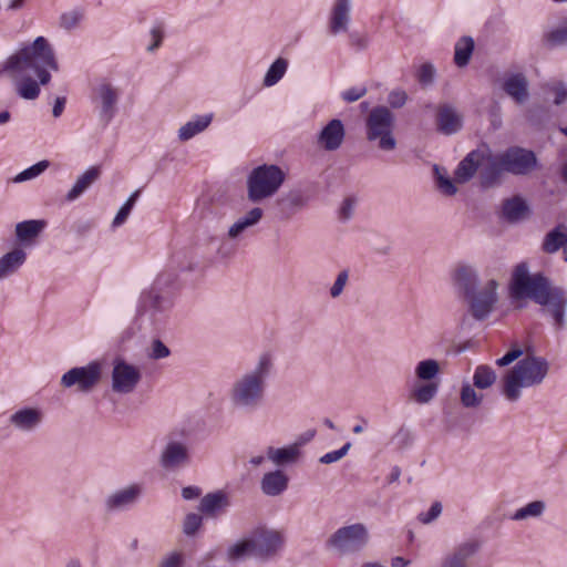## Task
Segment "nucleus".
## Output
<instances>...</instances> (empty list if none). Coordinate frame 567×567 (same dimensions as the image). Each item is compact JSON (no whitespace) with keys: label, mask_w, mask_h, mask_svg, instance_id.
Masks as SVG:
<instances>
[{"label":"nucleus","mask_w":567,"mask_h":567,"mask_svg":"<svg viewBox=\"0 0 567 567\" xmlns=\"http://www.w3.org/2000/svg\"><path fill=\"white\" fill-rule=\"evenodd\" d=\"M4 68L12 73L18 95L24 100H35L40 94V84L50 82V71H59V63L49 41L38 37L9 56Z\"/></svg>","instance_id":"f257e3e1"},{"label":"nucleus","mask_w":567,"mask_h":567,"mask_svg":"<svg viewBox=\"0 0 567 567\" xmlns=\"http://www.w3.org/2000/svg\"><path fill=\"white\" fill-rule=\"evenodd\" d=\"M275 353L261 351L250 370L237 377L228 390V399L235 410L255 412L265 402L268 380L275 371Z\"/></svg>","instance_id":"f03ea898"},{"label":"nucleus","mask_w":567,"mask_h":567,"mask_svg":"<svg viewBox=\"0 0 567 567\" xmlns=\"http://www.w3.org/2000/svg\"><path fill=\"white\" fill-rule=\"evenodd\" d=\"M511 288L515 298L527 297L547 307L555 324L558 328L565 326L566 292L561 288L551 287L542 274L530 275L527 265L522 262L515 267Z\"/></svg>","instance_id":"7ed1b4c3"},{"label":"nucleus","mask_w":567,"mask_h":567,"mask_svg":"<svg viewBox=\"0 0 567 567\" xmlns=\"http://www.w3.org/2000/svg\"><path fill=\"white\" fill-rule=\"evenodd\" d=\"M548 362L542 357L527 355L518 361L503 377L502 393L509 402H516L522 396L524 388L540 384L548 373Z\"/></svg>","instance_id":"20e7f679"},{"label":"nucleus","mask_w":567,"mask_h":567,"mask_svg":"<svg viewBox=\"0 0 567 567\" xmlns=\"http://www.w3.org/2000/svg\"><path fill=\"white\" fill-rule=\"evenodd\" d=\"M394 128L395 115L386 106L372 109L365 118V137L381 151L391 152L396 148Z\"/></svg>","instance_id":"39448f33"},{"label":"nucleus","mask_w":567,"mask_h":567,"mask_svg":"<svg viewBox=\"0 0 567 567\" xmlns=\"http://www.w3.org/2000/svg\"><path fill=\"white\" fill-rule=\"evenodd\" d=\"M286 179L285 172L277 165H260L251 171L247 178V197L259 203L272 197Z\"/></svg>","instance_id":"423d86ee"},{"label":"nucleus","mask_w":567,"mask_h":567,"mask_svg":"<svg viewBox=\"0 0 567 567\" xmlns=\"http://www.w3.org/2000/svg\"><path fill=\"white\" fill-rule=\"evenodd\" d=\"M499 281L494 277H487L476 289L464 297L468 311L476 320L486 319L498 302Z\"/></svg>","instance_id":"0eeeda50"},{"label":"nucleus","mask_w":567,"mask_h":567,"mask_svg":"<svg viewBox=\"0 0 567 567\" xmlns=\"http://www.w3.org/2000/svg\"><path fill=\"white\" fill-rule=\"evenodd\" d=\"M370 534L362 523L338 528L328 539V546L340 555L361 551L369 543Z\"/></svg>","instance_id":"6e6552de"},{"label":"nucleus","mask_w":567,"mask_h":567,"mask_svg":"<svg viewBox=\"0 0 567 567\" xmlns=\"http://www.w3.org/2000/svg\"><path fill=\"white\" fill-rule=\"evenodd\" d=\"M112 390L117 394H130L142 380L141 369L123 358H115L112 363Z\"/></svg>","instance_id":"1a4fd4ad"},{"label":"nucleus","mask_w":567,"mask_h":567,"mask_svg":"<svg viewBox=\"0 0 567 567\" xmlns=\"http://www.w3.org/2000/svg\"><path fill=\"white\" fill-rule=\"evenodd\" d=\"M102 375V364L99 361H92L84 367L70 369L61 378V385L71 388L76 385L81 392H90L100 381Z\"/></svg>","instance_id":"9d476101"},{"label":"nucleus","mask_w":567,"mask_h":567,"mask_svg":"<svg viewBox=\"0 0 567 567\" xmlns=\"http://www.w3.org/2000/svg\"><path fill=\"white\" fill-rule=\"evenodd\" d=\"M44 411L38 405H22L14 409L9 417V426L22 434H31L37 432L44 422Z\"/></svg>","instance_id":"9b49d317"},{"label":"nucleus","mask_w":567,"mask_h":567,"mask_svg":"<svg viewBox=\"0 0 567 567\" xmlns=\"http://www.w3.org/2000/svg\"><path fill=\"white\" fill-rule=\"evenodd\" d=\"M94 101L99 104V116L110 123L117 112L121 90L109 81H102L94 87Z\"/></svg>","instance_id":"f8f14e48"},{"label":"nucleus","mask_w":567,"mask_h":567,"mask_svg":"<svg viewBox=\"0 0 567 567\" xmlns=\"http://www.w3.org/2000/svg\"><path fill=\"white\" fill-rule=\"evenodd\" d=\"M499 156L505 172L514 175L528 174L536 166L535 154L522 147H509L501 152Z\"/></svg>","instance_id":"ddd939ff"},{"label":"nucleus","mask_w":567,"mask_h":567,"mask_svg":"<svg viewBox=\"0 0 567 567\" xmlns=\"http://www.w3.org/2000/svg\"><path fill=\"white\" fill-rule=\"evenodd\" d=\"M189 447L186 443L176 440L168 441L163 446L158 457L159 466L167 472H173L185 467L189 464Z\"/></svg>","instance_id":"4468645a"},{"label":"nucleus","mask_w":567,"mask_h":567,"mask_svg":"<svg viewBox=\"0 0 567 567\" xmlns=\"http://www.w3.org/2000/svg\"><path fill=\"white\" fill-rule=\"evenodd\" d=\"M254 556L270 557L275 555L284 544V536L280 532L269 528H257L250 535Z\"/></svg>","instance_id":"2eb2a0df"},{"label":"nucleus","mask_w":567,"mask_h":567,"mask_svg":"<svg viewBox=\"0 0 567 567\" xmlns=\"http://www.w3.org/2000/svg\"><path fill=\"white\" fill-rule=\"evenodd\" d=\"M346 141V126L339 118L328 121L316 135V144L326 152L338 151Z\"/></svg>","instance_id":"dca6fc26"},{"label":"nucleus","mask_w":567,"mask_h":567,"mask_svg":"<svg viewBox=\"0 0 567 567\" xmlns=\"http://www.w3.org/2000/svg\"><path fill=\"white\" fill-rule=\"evenodd\" d=\"M161 278L155 282V286L143 292L140 300L138 313L147 315L152 320H157V316L167 311L172 307V300L168 296L159 292Z\"/></svg>","instance_id":"f3484780"},{"label":"nucleus","mask_w":567,"mask_h":567,"mask_svg":"<svg viewBox=\"0 0 567 567\" xmlns=\"http://www.w3.org/2000/svg\"><path fill=\"white\" fill-rule=\"evenodd\" d=\"M352 0H333L328 18V30L332 35L344 33L351 22Z\"/></svg>","instance_id":"a211bd4d"},{"label":"nucleus","mask_w":567,"mask_h":567,"mask_svg":"<svg viewBox=\"0 0 567 567\" xmlns=\"http://www.w3.org/2000/svg\"><path fill=\"white\" fill-rule=\"evenodd\" d=\"M480 550L476 539H466L457 544L441 560L440 567H470L468 561Z\"/></svg>","instance_id":"6ab92c4d"},{"label":"nucleus","mask_w":567,"mask_h":567,"mask_svg":"<svg viewBox=\"0 0 567 567\" xmlns=\"http://www.w3.org/2000/svg\"><path fill=\"white\" fill-rule=\"evenodd\" d=\"M452 280L463 298L481 286L478 269L471 264L460 262L452 272Z\"/></svg>","instance_id":"aec40b11"},{"label":"nucleus","mask_w":567,"mask_h":567,"mask_svg":"<svg viewBox=\"0 0 567 567\" xmlns=\"http://www.w3.org/2000/svg\"><path fill=\"white\" fill-rule=\"evenodd\" d=\"M142 487L137 484H131L124 488L110 494L105 499L107 512H121L133 506L141 496Z\"/></svg>","instance_id":"412c9836"},{"label":"nucleus","mask_w":567,"mask_h":567,"mask_svg":"<svg viewBox=\"0 0 567 567\" xmlns=\"http://www.w3.org/2000/svg\"><path fill=\"white\" fill-rule=\"evenodd\" d=\"M483 150L484 163L480 165V178L482 186L488 188L499 183L505 168L501 163L499 153L492 154L488 148L484 147Z\"/></svg>","instance_id":"4be33fe9"},{"label":"nucleus","mask_w":567,"mask_h":567,"mask_svg":"<svg viewBox=\"0 0 567 567\" xmlns=\"http://www.w3.org/2000/svg\"><path fill=\"white\" fill-rule=\"evenodd\" d=\"M264 217L260 207H252L245 215L235 220L228 228L226 237L228 240H239L252 227L257 226Z\"/></svg>","instance_id":"5701e85b"},{"label":"nucleus","mask_w":567,"mask_h":567,"mask_svg":"<svg viewBox=\"0 0 567 567\" xmlns=\"http://www.w3.org/2000/svg\"><path fill=\"white\" fill-rule=\"evenodd\" d=\"M463 117L455 107L449 104L441 105L437 110V131L444 135H452L462 128Z\"/></svg>","instance_id":"b1692460"},{"label":"nucleus","mask_w":567,"mask_h":567,"mask_svg":"<svg viewBox=\"0 0 567 567\" xmlns=\"http://www.w3.org/2000/svg\"><path fill=\"white\" fill-rule=\"evenodd\" d=\"M289 477L281 470L270 471L260 480V489L267 496H279L288 488Z\"/></svg>","instance_id":"393cba45"},{"label":"nucleus","mask_w":567,"mask_h":567,"mask_svg":"<svg viewBox=\"0 0 567 567\" xmlns=\"http://www.w3.org/2000/svg\"><path fill=\"white\" fill-rule=\"evenodd\" d=\"M484 163V150L478 148L470 152L458 164L455 177L458 183L468 182Z\"/></svg>","instance_id":"a878e982"},{"label":"nucleus","mask_w":567,"mask_h":567,"mask_svg":"<svg viewBox=\"0 0 567 567\" xmlns=\"http://www.w3.org/2000/svg\"><path fill=\"white\" fill-rule=\"evenodd\" d=\"M214 114L206 113L194 115L189 121L182 125L177 132L181 142H187L196 135L203 133L213 122Z\"/></svg>","instance_id":"bb28decb"},{"label":"nucleus","mask_w":567,"mask_h":567,"mask_svg":"<svg viewBox=\"0 0 567 567\" xmlns=\"http://www.w3.org/2000/svg\"><path fill=\"white\" fill-rule=\"evenodd\" d=\"M504 91L517 103L523 104L528 100V81L522 73L512 74L506 78Z\"/></svg>","instance_id":"cd10ccee"},{"label":"nucleus","mask_w":567,"mask_h":567,"mask_svg":"<svg viewBox=\"0 0 567 567\" xmlns=\"http://www.w3.org/2000/svg\"><path fill=\"white\" fill-rule=\"evenodd\" d=\"M101 171L99 167L93 166L81 174L71 189L65 195L66 202H74L82 196L99 178Z\"/></svg>","instance_id":"c85d7f7f"},{"label":"nucleus","mask_w":567,"mask_h":567,"mask_svg":"<svg viewBox=\"0 0 567 567\" xmlns=\"http://www.w3.org/2000/svg\"><path fill=\"white\" fill-rule=\"evenodd\" d=\"M27 254L24 250L17 248L0 257V280L14 275L24 264Z\"/></svg>","instance_id":"c756f323"},{"label":"nucleus","mask_w":567,"mask_h":567,"mask_svg":"<svg viewBox=\"0 0 567 567\" xmlns=\"http://www.w3.org/2000/svg\"><path fill=\"white\" fill-rule=\"evenodd\" d=\"M267 458L277 466L293 464L300 456L298 445H287L284 447L268 446L266 450Z\"/></svg>","instance_id":"7c9ffc66"},{"label":"nucleus","mask_w":567,"mask_h":567,"mask_svg":"<svg viewBox=\"0 0 567 567\" xmlns=\"http://www.w3.org/2000/svg\"><path fill=\"white\" fill-rule=\"evenodd\" d=\"M229 504L228 495L218 491L216 493H209L200 499L199 511L206 515L216 516L218 512L228 507Z\"/></svg>","instance_id":"2f4dec72"},{"label":"nucleus","mask_w":567,"mask_h":567,"mask_svg":"<svg viewBox=\"0 0 567 567\" xmlns=\"http://www.w3.org/2000/svg\"><path fill=\"white\" fill-rule=\"evenodd\" d=\"M546 508L547 504L545 501L536 499L517 508L511 516V519L515 522H524L530 518L537 519L544 515Z\"/></svg>","instance_id":"473e14b6"},{"label":"nucleus","mask_w":567,"mask_h":567,"mask_svg":"<svg viewBox=\"0 0 567 567\" xmlns=\"http://www.w3.org/2000/svg\"><path fill=\"white\" fill-rule=\"evenodd\" d=\"M47 223L42 219L21 221L16 226V236L20 241H30L37 238Z\"/></svg>","instance_id":"72a5a7b5"},{"label":"nucleus","mask_w":567,"mask_h":567,"mask_svg":"<svg viewBox=\"0 0 567 567\" xmlns=\"http://www.w3.org/2000/svg\"><path fill=\"white\" fill-rule=\"evenodd\" d=\"M288 69V61L284 58H278L274 61V63L267 70L262 85L266 87L274 86L277 84L286 74Z\"/></svg>","instance_id":"f704fd0d"},{"label":"nucleus","mask_w":567,"mask_h":567,"mask_svg":"<svg viewBox=\"0 0 567 567\" xmlns=\"http://www.w3.org/2000/svg\"><path fill=\"white\" fill-rule=\"evenodd\" d=\"M528 207L520 197H513L504 203L503 213L508 220L516 221L527 215Z\"/></svg>","instance_id":"c9c22d12"},{"label":"nucleus","mask_w":567,"mask_h":567,"mask_svg":"<svg viewBox=\"0 0 567 567\" xmlns=\"http://www.w3.org/2000/svg\"><path fill=\"white\" fill-rule=\"evenodd\" d=\"M496 372L488 365L482 364L476 367L473 374V384L480 390L491 388L496 381Z\"/></svg>","instance_id":"e433bc0d"},{"label":"nucleus","mask_w":567,"mask_h":567,"mask_svg":"<svg viewBox=\"0 0 567 567\" xmlns=\"http://www.w3.org/2000/svg\"><path fill=\"white\" fill-rule=\"evenodd\" d=\"M474 50V41L472 38L464 37L455 44L454 62L457 66H465Z\"/></svg>","instance_id":"4c0bfd02"},{"label":"nucleus","mask_w":567,"mask_h":567,"mask_svg":"<svg viewBox=\"0 0 567 567\" xmlns=\"http://www.w3.org/2000/svg\"><path fill=\"white\" fill-rule=\"evenodd\" d=\"M414 372L419 380L432 382L440 373V363L434 359L422 360L416 364Z\"/></svg>","instance_id":"58836bf2"},{"label":"nucleus","mask_w":567,"mask_h":567,"mask_svg":"<svg viewBox=\"0 0 567 567\" xmlns=\"http://www.w3.org/2000/svg\"><path fill=\"white\" fill-rule=\"evenodd\" d=\"M439 384L436 382H426L415 386L411 395L415 402L426 404L435 398Z\"/></svg>","instance_id":"ea45409f"},{"label":"nucleus","mask_w":567,"mask_h":567,"mask_svg":"<svg viewBox=\"0 0 567 567\" xmlns=\"http://www.w3.org/2000/svg\"><path fill=\"white\" fill-rule=\"evenodd\" d=\"M484 395L478 393L472 384L464 383L461 388L460 400L464 408L476 409L483 402Z\"/></svg>","instance_id":"a19ab883"},{"label":"nucleus","mask_w":567,"mask_h":567,"mask_svg":"<svg viewBox=\"0 0 567 567\" xmlns=\"http://www.w3.org/2000/svg\"><path fill=\"white\" fill-rule=\"evenodd\" d=\"M433 171L439 190L446 196L455 195L457 193V187L447 176L446 171L437 165H434Z\"/></svg>","instance_id":"79ce46f5"},{"label":"nucleus","mask_w":567,"mask_h":567,"mask_svg":"<svg viewBox=\"0 0 567 567\" xmlns=\"http://www.w3.org/2000/svg\"><path fill=\"white\" fill-rule=\"evenodd\" d=\"M565 244H567V233L561 231L560 227H558L547 234L543 247L546 252L553 254Z\"/></svg>","instance_id":"37998d69"},{"label":"nucleus","mask_w":567,"mask_h":567,"mask_svg":"<svg viewBox=\"0 0 567 567\" xmlns=\"http://www.w3.org/2000/svg\"><path fill=\"white\" fill-rule=\"evenodd\" d=\"M227 555L228 558L231 560L240 559L249 555L254 556V546L251 538L248 537L231 545L227 550Z\"/></svg>","instance_id":"c03bdc74"},{"label":"nucleus","mask_w":567,"mask_h":567,"mask_svg":"<svg viewBox=\"0 0 567 567\" xmlns=\"http://www.w3.org/2000/svg\"><path fill=\"white\" fill-rule=\"evenodd\" d=\"M138 196H140V190H135L134 193L131 194V196L127 198V200L118 209L117 214L115 215V217L112 221V226L114 228L120 227L121 225H123L126 221Z\"/></svg>","instance_id":"a18cd8bd"},{"label":"nucleus","mask_w":567,"mask_h":567,"mask_svg":"<svg viewBox=\"0 0 567 567\" xmlns=\"http://www.w3.org/2000/svg\"><path fill=\"white\" fill-rule=\"evenodd\" d=\"M84 18V11L82 9H72L61 14L60 27L64 30H73L78 28Z\"/></svg>","instance_id":"49530a36"},{"label":"nucleus","mask_w":567,"mask_h":567,"mask_svg":"<svg viewBox=\"0 0 567 567\" xmlns=\"http://www.w3.org/2000/svg\"><path fill=\"white\" fill-rule=\"evenodd\" d=\"M50 163L47 159L40 161L37 164L30 166L29 168L19 173L14 178V183H23L25 181L33 179L41 175L48 167Z\"/></svg>","instance_id":"de8ad7c7"},{"label":"nucleus","mask_w":567,"mask_h":567,"mask_svg":"<svg viewBox=\"0 0 567 567\" xmlns=\"http://www.w3.org/2000/svg\"><path fill=\"white\" fill-rule=\"evenodd\" d=\"M546 42L551 47L567 43V24L559 25L545 34Z\"/></svg>","instance_id":"09e8293b"},{"label":"nucleus","mask_w":567,"mask_h":567,"mask_svg":"<svg viewBox=\"0 0 567 567\" xmlns=\"http://www.w3.org/2000/svg\"><path fill=\"white\" fill-rule=\"evenodd\" d=\"M348 281H349V271L348 270L340 271L337 275V278H336L333 285L330 288V291H329L330 297L333 299L339 298L342 295L346 286L348 285Z\"/></svg>","instance_id":"8fccbe9b"},{"label":"nucleus","mask_w":567,"mask_h":567,"mask_svg":"<svg viewBox=\"0 0 567 567\" xmlns=\"http://www.w3.org/2000/svg\"><path fill=\"white\" fill-rule=\"evenodd\" d=\"M350 447H351V443L347 442L341 449H339L337 451L328 452L324 455H322L319 458V462L321 464H331V463L338 462L347 455Z\"/></svg>","instance_id":"3c124183"},{"label":"nucleus","mask_w":567,"mask_h":567,"mask_svg":"<svg viewBox=\"0 0 567 567\" xmlns=\"http://www.w3.org/2000/svg\"><path fill=\"white\" fill-rule=\"evenodd\" d=\"M435 78V68L431 63H423L417 72V80L422 85H430Z\"/></svg>","instance_id":"603ef678"},{"label":"nucleus","mask_w":567,"mask_h":567,"mask_svg":"<svg viewBox=\"0 0 567 567\" xmlns=\"http://www.w3.org/2000/svg\"><path fill=\"white\" fill-rule=\"evenodd\" d=\"M171 354L169 349L158 339L151 343L148 357L154 360L167 358Z\"/></svg>","instance_id":"864d4df0"},{"label":"nucleus","mask_w":567,"mask_h":567,"mask_svg":"<svg viewBox=\"0 0 567 567\" xmlns=\"http://www.w3.org/2000/svg\"><path fill=\"white\" fill-rule=\"evenodd\" d=\"M546 89L555 94L554 103L556 105L563 104L567 100V87L561 82L547 84Z\"/></svg>","instance_id":"5fc2aeb1"},{"label":"nucleus","mask_w":567,"mask_h":567,"mask_svg":"<svg viewBox=\"0 0 567 567\" xmlns=\"http://www.w3.org/2000/svg\"><path fill=\"white\" fill-rule=\"evenodd\" d=\"M202 516H199L198 514H188L184 520V525H183V528H184V533L186 535H193L197 532V529L200 527L202 525Z\"/></svg>","instance_id":"6e6d98bb"},{"label":"nucleus","mask_w":567,"mask_h":567,"mask_svg":"<svg viewBox=\"0 0 567 567\" xmlns=\"http://www.w3.org/2000/svg\"><path fill=\"white\" fill-rule=\"evenodd\" d=\"M442 513V504L440 502H435L431 505L430 509L425 513H421L419 515V520L422 524H431L434 522Z\"/></svg>","instance_id":"4d7b16f0"},{"label":"nucleus","mask_w":567,"mask_h":567,"mask_svg":"<svg viewBox=\"0 0 567 567\" xmlns=\"http://www.w3.org/2000/svg\"><path fill=\"white\" fill-rule=\"evenodd\" d=\"M280 203L295 208H301L306 204L303 196L299 192L288 193L280 198Z\"/></svg>","instance_id":"13d9d810"},{"label":"nucleus","mask_w":567,"mask_h":567,"mask_svg":"<svg viewBox=\"0 0 567 567\" xmlns=\"http://www.w3.org/2000/svg\"><path fill=\"white\" fill-rule=\"evenodd\" d=\"M408 101V94L403 90H394L389 93L388 103L393 109H401Z\"/></svg>","instance_id":"bf43d9fd"},{"label":"nucleus","mask_w":567,"mask_h":567,"mask_svg":"<svg viewBox=\"0 0 567 567\" xmlns=\"http://www.w3.org/2000/svg\"><path fill=\"white\" fill-rule=\"evenodd\" d=\"M367 94L365 86L350 87L341 93V97L349 103L355 102Z\"/></svg>","instance_id":"052dcab7"},{"label":"nucleus","mask_w":567,"mask_h":567,"mask_svg":"<svg viewBox=\"0 0 567 567\" xmlns=\"http://www.w3.org/2000/svg\"><path fill=\"white\" fill-rule=\"evenodd\" d=\"M523 354V350L520 348H515L508 351L504 357L496 360V364L498 367H505L517 360Z\"/></svg>","instance_id":"680f3d73"},{"label":"nucleus","mask_w":567,"mask_h":567,"mask_svg":"<svg viewBox=\"0 0 567 567\" xmlns=\"http://www.w3.org/2000/svg\"><path fill=\"white\" fill-rule=\"evenodd\" d=\"M183 556L178 553H173L163 559L159 567H182Z\"/></svg>","instance_id":"e2e57ef3"},{"label":"nucleus","mask_w":567,"mask_h":567,"mask_svg":"<svg viewBox=\"0 0 567 567\" xmlns=\"http://www.w3.org/2000/svg\"><path fill=\"white\" fill-rule=\"evenodd\" d=\"M151 37L153 39L152 43L147 47V51L148 52H154L155 50H157L159 48V45L162 44V40H163V34L162 32L158 30V29H153L151 31Z\"/></svg>","instance_id":"0e129e2a"},{"label":"nucleus","mask_w":567,"mask_h":567,"mask_svg":"<svg viewBox=\"0 0 567 567\" xmlns=\"http://www.w3.org/2000/svg\"><path fill=\"white\" fill-rule=\"evenodd\" d=\"M315 435L316 430H308L303 432L292 445H298V451H300V447L310 442Z\"/></svg>","instance_id":"69168bd1"},{"label":"nucleus","mask_w":567,"mask_h":567,"mask_svg":"<svg viewBox=\"0 0 567 567\" xmlns=\"http://www.w3.org/2000/svg\"><path fill=\"white\" fill-rule=\"evenodd\" d=\"M353 202L351 199H346L340 208V214L342 218L348 219L352 216L353 213Z\"/></svg>","instance_id":"338daca9"},{"label":"nucleus","mask_w":567,"mask_h":567,"mask_svg":"<svg viewBox=\"0 0 567 567\" xmlns=\"http://www.w3.org/2000/svg\"><path fill=\"white\" fill-rule=\"evenodd\" d=\"M233 254H234V248L228 241H223L217 249V255L223 258L229 257Z\"/></svg>","instance_id":"774afa93"}]
</instances>
